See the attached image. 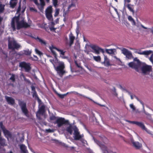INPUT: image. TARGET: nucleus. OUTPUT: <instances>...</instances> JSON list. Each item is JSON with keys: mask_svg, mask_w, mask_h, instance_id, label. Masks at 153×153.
I'll return each mask as SVG.
<instances>
[{"mask_svg": "<svg viewBox=\"0 0 153 153\" xmlns=\"http://www.w3.org/2000/svg\"><path fill=\"white\" fill-rule=\"evenodd\" d=\"M3 19V17L0 16V25L1 24Z\"/></svg>", "mask_w": 153, "mask_h": 153, "instance_id": "obj_53", "label": "nucleus"}, {"mask_svg": "<svg viewBox=\"0 0 153 153\" xmlns=\"http://www.w3.org/2000/svg\"><path fill=\"white\" fill-rule=\"evenodd\" d=\"M126 6L131 12H132L133 13H134V10H133V8L130 4H128Z\"/></svg>", "mask_w": 153, "mask_h": 153, "instance_id": "obj_31", "label": "nucleus"}, {"mask_svg": "<svg viewBox=\"0 0 153 153\" xmlns=\"http://www.w3.org/2000/svg\"><path fill=\"white\" fill-rule=\"evenodd\" d=\"M94 59L96 62H100L101 61V58L100 56H93Z\"/></svg>", "mask_w": 153, "mask_h": 153, "instance_id": "obj_30", "label": "nucleus"}, {"mask_svg": "<svg viewBox=\"0 0 153 153\" xmlns=\"http://www.w3.org/2000/svg\"><path fill=\"white\" fill-rule=\"evenodd\" d=\"M57 95L61 99H63L65 96H66V95L65 94H60L58 93Z\"/></svg>", "mask_w": 153, "mask_h": 153, "instance_id": "obj_38", "label": "nucleus"}, {"mask_svg": "<svg viewBox=\"0 0 153 153\" xmlns=\"http://www.w3.org/2000/svg\"><path fill=\"white\" fill-rule=\"evenodd\" d=\"M0 127L2 130L4 136L8 140H9V138L12 137V135L11 133L3 125L2 121L0 122Z\"/></svg>", "mask_w": 153, "mask_h": 153, "instance_id": "obj_5", "label": "nucleus"}, {"mask_svg": "<svg viewBox=\"0 0 153 153\" xmlns=\"http://www.w3.org/2000/svg\"><path fill=\"white\" fill-rule=\"evenodd\" d=\"M20 10H21V6L20 5L19 6V7H18V10H18V11H20Z\"/></svg>", "mask_w": 153, "mask_h": 153, "instance_id": "obj_57", "label": "nucleus"}, {"mask_svg": "<svg viewBox=\"0 0 153 153\" xmlns=\"http://www.w3.org/2000/svg\"><path fill=\"white\" fill-rule=\"evenodd\" d=\"M33 1L35 4L36 5H38L39 4L38 2V0H33Z\"/></svg>", "mask_w": 153, "mask_h": 153, "instance_id": "obj_52", "label": "nucleus"}, {"mask_svg": "<svg viewBox=\"0 0 153 153\" xmlns=\"http://www.w3.org/2000/svg\"><path fill=\"white\" fill-rule=\"evenodd\" d=\"M31 37L35 40H36L37 41L39 42L41 44V45H46V42L44 40H42L41 38H39L38 36L34 37L33 36H31Z\"/></svg>", "mask_w": 153, "mask_h": 153, "instance_id": "obj_14", "label": "nucleus"}, {"mask_svg": "<svg viewBox=\"0 0 153 153\" xmlns=\"http://www.w3.org/2000/svg\"><path fill=\"white\" fill-rule=\"evenodd\" d=\"M51 50L52 53L53 54V55L54 56V58L55 59H57V54H56V52L54 51H53L52 49H51Z\"/></svg>", "mask_w": 153, "mask_h": 153, "instance_id": "obj_40", "label": "nucleus"}, {"mask_svg": "<svg viewBox=\"0 0 153 153\" xmlns=\"http://www.w3.org/2000/svg\"><path fill=\"white\" fill-rule=\"evenodd\" d=\"M56 119V117L54 115H52L50 117V119L51 120H54Z\"/></svg>", "mask_w": 153, "mask_h": 153, "instance_id": "obj_43", "label": "nucleus"}, {"mask_svg": "<svg viewBox=\"0 0 153 153\" xmlns=\"http://www.w3.org/2000/svg\"><path fill=\"white\" fill-rule=\"evenodd\" d=\"M30 10L31 11H34L36 12H37V10L36 9L33 7H30Z\"/></svg>", "mask_w": 153, "mask_h": 153, "instance_id": "obj_48", "label": "nucleus"}, {"mask_svg": "<svg viewBox=\"0 0 153 153\" xmlns=\"http://www.w3.org/2000/svg\"><path fill=\"white\" fill-rule=\"evenodd\" d=\"M132 143L134 146L137 149H140L142 146V144L138 142H133Z\"/></svg>", "mask_w": 153, "mask_h": 153, "instance_id": "obj_18", "label": "nucleus"}, {"mask_svg": "<svg viewBox=\"0 0 153 153\" xmlns=\"http://www.w3.org/2000/svg\"><path fill=\"white\" fill-rule=\"evenodd\" d=\"M9 153H13L12 151H10L9 152Z\"/></svg>", "mask_w": 153, "mask_h": 153, "instance_id": "obj_64", "label": "nucleus"}, {"mask_svg": "<svg viewBox=\"0 0 153 153\" xmlns=\"http://www.w3.org/2000/svg\"><path fill=\"white\" fill-rule=\"evenodd\" d=\"M74 93V92L71 91V92H68L66 93L65 94L66 96L67 94H72V93Z\"/></svg>", "mask_w": 153, "mask_h": 153, "instance_id": "obj_55", "label": "nucleus"}, {"mask_svg": "<svg viewBox=\"0 0 153 153\" xmlns=\"http://www.w3.org/2000/svg\"><path fill=\"white\" fill-rule=\"evenodd\" d=\"M115 49H105V51L106 53H107L109 54H114V51L115 50Z\"/></svg>", "mask_w": 153, "mask_h": 153, "instance_id": "obj_25", "label": "nucleus"}, {"mask_svg": "<svg viewBox=\"0 0 153 153\" xmlns=\"http://www.w3.org/2000/svg\"><path fill=\"white\" fill-rule=\"evenodd\" d=\"M46 131L48 132H50L52 131V130L50 129H48L46 130Z\"/></svg>", "mask_w": 153, "mask_h": 153, "instance_id": "obj_56", "label": "nucleus"}, {"mask_svg": "<svg viewBox=\"0 0 153 153\" xmlns=\"http://www.w3.org/2000/svg\"><path fill=\"white\" fill-rule=\"evenodd\" d=\"M141 26L142 28H143L145 29H148L149 30H150L151 33L153 34V27L151 28H147L145 27L143 25H142V24L141 25Z\"/></svg>", "mask_w": 153, "mask_h": 153, "instance_id": "obj_34", "label": "nucleus"}, {"mask_svg": "<svg viewBox=\"0 0 153 153\" xmlns=\"http://www.w3.org/2000/svg\"><path fill=\"white\" fill-rule=\"evenodd\" d=\"M73 130L74 131V139L77 140H79L82 138V136L80 134V133L79 131L78 128L76 126H75L74 127Z\"/></svg>", "mask_w": 153, "mask_h": 153, "instance_id": "obj_10", "label": "nucleus"}, {"mask_svg": "<svg viewBox=\"0 0 153 153\" xmlns=\"http://www.w3.org/2000/svg\"><path fill=\"white\" fill-rule=\"evenodd\" d=\"M33 97H35L36 98H37L38 101H40L39 97H38L36 91L33 92Z\"/></svg>", "mask_w": 153, "mask_h": 153, "instance_id": "obj_33", "label": "nucleus"}, {"mask_svg": "<svg viewBox=\"0 0 153 153\" xmlns=\"http://www.w3.org/2000/svg\"><path fill=\"white\" fill-rule=\"evenodd\" d=\"M70 40L69 45L71 46L73 44L74 41L75 39V37L72 33H71L69 35Z\"/></svg>", "mask_w": 153, "mask_h": 153, "instance_id": "obj_17", "label": "nucleus"}, {"mask_svg": "<svg viewBox=\"0 0 153 153\" xmlns=\"http://www.w3.org/2000/svg\"><path fill=\"white\" fill-rule=\"evenodd\" d=\"M59 9H56V10L55 13L54 15L55 17L57 16L59 13Z\"/></svg>", "mask_w": 153, "mask_h": 153, "instance_id": "obj_36", "label": "nucleus"}, {"mask_svg": "<svg viewBox=\"0 0 153 153\" xmlns=\"http://www.w3.org/2000/svg\"><path fill=\"white\" fill-rule=\"evenodd\" d=\"M92 49L94 51V53L97 54H99L100 53V52L104 53L105 52L104 50L98 46L96 45H92L91 46Z\"/></svg>", "mask_w": 153, "mask_h": 153, "instance_id": "obj_11", "label": "nucleus"}, {"mask_svg": "<svg viewBox=\"0 0 153 153\" xmlns=\"http://www.w3.org/2000/svg\"><path fill=\"white\" fill-rule=\"evenodd\" d=\"M65 68V66L64 64L62 63L57 66L56 68V70L57 71V73L61 77H62L66 72L64 70Z\"/></svg>", "mask_w": 153, "mask_h": 153, "instance_id": "obj_8", "label": "nucleus"}, {"mask_svg": "<svg viewBox=\"0 0 153 153\" xmlns=\"http://www.w3.org/2000/svg\"><path fill=\"white\" fill-rule=\"evenodd\" d=\"M46 16L47 19L50 21H53V19L52 13H46Z\"/></svg>", "mask_w": 153, "mask_h": 153, "instance_id": "obj_24", "label": "nucleus"}, {"mask_svg": "<svg viewBox=\"0 0 153 153\" xmlns=\"http://www.w3.org/2000/svg\"><path fill=\"white\" fill-rule=\"evenodd\" d=\"M8 46L9 49L13 51L15 49L18 50L21 47L20 45L14 39H10V38L8 39Z\"/></svg>", "mask_w": 153, "mask_h": 153, "instance_id": "obj_3", "label": "nucleus"}, {"mask_svg": "<svg viewBox=\"0 0 153 153\" xmlns=\"http://www.w3.org/2000/svg\"><path fill=\"white\" fill-rule=\"evenodd\" d=\"M52 7L51 6L48 7L46 9V13H52Z\"/></svg>", "mask_w": 153, "mask_h": 153, "instance_id": "obj_27", "label": "nucleus"}, {"mask_svg": "<svg viewBox=\"0 0 153 153\" xmlns=\"http://www.w3.org/2000/svg\"><path fill=\"white\" fill-rule=\"evenodd\" d=\"M55 48L58 51L60 52V53L61 54L64 55L65 54V52H64L62 50H59L56 48Z\"/></svg>", "mask_w": 153, "mask_h": 153, "instance_id": "obj_42", "label": "nucleus"}, {"mask_svg": "<svg viewBox=\"0 0 153 153\" xmlns=\"http://www.w3.org/2000/svg\"><path fill=\"white\" fill-rule=\"evenodd\" d=\"M10 79L13 82H15V78L14 74H12L10 78Z\"/></svg>", "mask_w": 153, "mask_h": 153, "instance_id": "obj_35", "label": "nucleus"}, {"mask_svg": "<svg viewBox=\"0 0 153 153\" xmlns=\"http://www.w3.org/2000/svg\"><path fill=\"white\" fill-rule=\"evenodd\" d=\"M40 1L41 4L42 6H44L45 5V3L44 0H39Z\"/></svg>", "mask_w": 153, "mask_h": 153, "instance_id": "obj_49", "label": "nucleus"}, {"mask_svg": "<svg viewBox=\"0 0 153 153\" xmlns=\"http://www.w3.org/2000/svg\"><path fill=\"white\" fill-rule=\"evenodd\" d=\"M6 145L5 139L2 137H0V146H4Z\"/></svg>", "mask_w": 153, "mask_h": 153, "instance_id": "obj_22", "label": "nucleus"}, {"mask_svg": "<svg viewBox=\"0 0 153 153\" xmlns=\"http://www.w3.org/2000/svg\"><path fill=\"white\" fill-rule=\"evenodd\" d=\"M24 53L25 55H30L31 54V52L29 50L24 51Z\"/></svg>", "mask_w": 153, "mask_h": 153, "instance_id": "obj_41", "label": "nucleus"}, {"mask_svg": "<svg viewBox=\"0 0 153 153\" xmlns=\"http://www.w3.org/2000/svg\"><path fill=\"white\" fill-rule=\"evenodd\" d=\"M94 139L95 142V143H96L99 146L101 143L98 140L94 138Z\"/></svg>", "mask_w": 153, "mask_h": 153, "instance_id": "obj_46", "label": "nucleus"}, {"mask_svg": "<svg viewBox=\"0 0 153 153\" xmlns=\"http://www.w3.org/2000/svg\"><path fill=\"white\" fill-rule=\"evenodd\" d=\"M136 99L138 101H139L140 100H139L138 98H137V97H136Z\"/></svg>", "mask_w": 153, "mask_h": 153, "instance_id": "obj_63", "label": "nucleus"}, {"mask_svg": "<svg viewBox=\"0 0 153 153\" xmlns=\"http://www.w3.org/2000/svg\"><path fill=\"white\" fill-rule=\"evenodd\" d=\"M54 123L57 124L58 127H60L64 124H69V123L68 120H65L64 118L59 117L56 119Z\"/></svg>", "mask_w": 153, "mask_h": 153, "instance_id": "obj_6", "label": "nucleus"}, {"mask_svg": "<svg viewBox=\"0 0 153 153\" xmlns=\"http://www.w3.org/2000/svg\"><path fill=\"white\" fill-rule=\"evenodd\" d=\"M153 54H152L151 56L149 58V60L153 64Z\"/></svg>", "mask_w": 153, "mask_h": 153, "instance_id": "obj_50", "label": "nucleus"}, {"mask_svg": "<svg viewBox=\"0 0 153 153\" xmlns=\"http://www.w3.org/2000/svg\"><path fill=\"white\" fill-rule=\"evenodd\" d=\"M45 112V106L44 105H42L39 108V110L36 114V116L37 118L39 120H41V118L40 114H43Z\"/></svg>", "mask_w": 153, "mask_h": 153, "instance_id": "obj_12", "label": "nucleus"}, {"mask_svg": "<svg viewBox=\"0 0 153 153\" xmlns=\"http://www.w3.org/2000/svg\"><path fill=\"white\" fill-rule=\"evenodd\" d=\"M126 57L128 59H131L132 56V55L131 51L128 53L126 55Z\"/></svg>", "mask_w": 153, "mask_h": 153, "instance_id": "obj_29", "label": "nucleus"}, {"mask_svg": "<svg viewBox=\"0 0 153 153\" xmlns=\"http://www.w3.org/2000/svg\"><path fill=\"white\" fill-rule=\"evenodd\" d=\"M152 51L151 50L145 51L143 52L140 50H139L135 51V53L140 55H148L152 53Z\"/></svg>", "mask_w": 153, "mask_h": 153, "instance_id": "obj_13", "label": "nucleus"}, {"mask_svg": "<svg viewBox=\"0 0 153 153\" xmlns=\"http://www.w3.org/2000/svg\"><path fill=\"white\" fill-rule=\"evenodd\" d=\"M17 3V1L14 0H11L10 2V7L12 8H14L16 5Z\"/></svg>", "mask_w": 153, "mask_h": 153, "instance_id": "obj_23", "label": "nucleus"}, {"mask_svg": "<svg viewBox=\"0 0 153 153\" xmlns=\"http://www.w3.org/2000/svg\"><path fill=\"white\" fill-rule=\"evenodd\" d=\"M19 66L21 68L24 69L25 71L26 72H29L31 69L30 64L29 63H26L24 61L20 62Z\"/></svg>", "mask_w": 153, "mask_h": 153, "instance_id": "obj_7", "label": "nucleus"}, {"mask_svg": "<svg viewBox=\"0 0 153 153\" xmlns=\"http://www.w3.org/2000/svg\"><path fill=\"white\" fill-rule=\"evenodd\" d=\"M101 149L102 150L104 153H108V151L107 146L104 144L101 143L99 145Z\"/></svg>", "mask_w": 153, "mask_h": 153, "instance_id": "obj_19", "label": "nucleus"}, {"mask_svg": "<svg viewBox=\"0 0 153 153\" xmlns=\"http://www.w3.org/2000/svg\"><path fill=\"white\" fill-rule=\"evenodd\" d=\"M15 22L16 24L17 29L18 30L23 28H27L30 26L25 21L24 19L19 21V16H15L13 18L11 22V27L13 31L16 30Z\"/></svg>", "mask_w": 153, "mask_h": 153, "instance_id": "obj_2", "label": "nucleus"}, {"mask_svg": "<svg viewBox=\"0 0 153 153\" xmlns=\"http://www.w3.org/2000/svg\"><path fill=\"white\" fill-rule=\"evenodd\" d=\"M130 108L132 109V110L134 111H135L136 109V108L135 107L134 105L133 104H130Z\"/></svg>", "mask_w": 153, "mask_h": 153, "instance_id": "obj_44", "label": "nucleus"}, {"mask_svg": "<svg viewBox=\"0 0 153 153\" xmlns=\"http://www.w3.org/2000/svg\"><path fill=\"white\" fill-rule=\"evenodd\" d=\"M4 5L0 4V13H3L4 10Z\"/></svg>", "mask_w": 153, "mask_h": 153, "instance_id": "obj_32", "label": "nucleus"}, {"mask_svg": "<svg viewBox=\"0 0 153 153\" xmlns=\"http://www.w3.org/2000/svg\"><path fill=\"white\" fill-rule=\"evenodd\" d=\"M66 15V12H65V13H64L63 14V16L65 17V16Z\"/></svg>", "mask_w": 153, "mask_h": 153, "instance_id": "obj_62", "label": "nucleus"}, {"mask_svg": "<svg viewBox=\"0 0 153 153\" xmlns=\"http://www.w3.org/2000/svg\"><path fill=\"white\" fill-rule=\"evenodd\" d=\"M35 52L36 53L39 54V55L41 56L42 54V53L40 51H39L37 49H35Z\"/></svg>", "mask_w": 153, "mask_h": 153, "instance_id": "obj_39", "label": "nucleus"}, {"mask_svg": "<svg viewBox=\"0 0 153 153\" xmlns=\"http://www.w3.org/2000/svg\"><path fill=\"white\" fill-rule=\"evenodd\" d=\"M139 102H140L141 103V104L143 105V108L144 109V103H143V102L140 100L139 101Z\"/></svg>", "mask_w": 153, "mask_h": 153, "instance_id": "obj_54", "label": "nucleus"}, {"mask_svg": "<svg viewBox=\"0 0 153 153\" xmlns=\"http://www.w3.org/2000/svg\"><path fill=\"white\" fill-rule=\"evenodd\" d=\"M20 149L22 152L23 153H27V147L24 144H22L20 145Z\"/></svg>", "mask_w": 153, "mask_h": 153, "instance_id": "obj_20", "label": "nucleus"}, {"mask_svg": "<svg viewBox=\"0 0 153 153\" xmlns=\"http://www.w3.org/2000/svg\"><path fill=\"white\" fill-rule=\"evenodd\" d=\"M76 4L73 2H72L71 4L69 5L68 9H70L72 7H75Z\"/></svg>", "mask_w": 153, "mask_h": 153, "instance_id": "obj_37", "label": "nucleus"}, {"mask_svg": "<svg viewBox=\"0 0 153 153\" xmlns=\"http://www.w3.org/2000/svg\"><path fill=\"white\" fill-rule=\"evenodd\" d=\"M122 53L124 55H126L128 53H129L130 51L127 49L123 48L121 50Z\"/></svg>", "mask_w": 153, "mask_h": 153, "instance_id": "obj_28", "label": "nucleus"}, {"mask_svg": "<svg viewBox=\"0 0 153 153\" xmlns=\"http://www.w3.org/2000/svg\"><path fill=\"white\" fill-rule=\"evenodd\" d=\"M18 104L23 113L27 117H28V111L26 107V103L20 100L18 101Z\"/></svg>", "mask_w": 153, "mask_h": 153, "instance_id": "obj_4", "label": "nucleus"}, {"mask_svg": "<svg viewBox=\"0 0 153 153\" xmlns=\"http://www.w3.org/2000/svg\"><path fill=\"white\" fill-rule=\"evenodd\" d=\"M24 79L25 80H26V79ZM26 81L29 83H30V81L28 79L27 80H26Z\"/></svg>", "mask_w": 153, "mask_h": 153, "instance_id": "obj_61", "label": "nucleus"}, {"mask_svg": "<svg viewBox=\"0 0 153 153\" xmlns=\"http://www.w3.org/2000/svg\"><path fill=\"white\" fill-rule=\"evenodd\" d=\"M144 113L146 115H150L148 113L146 112L145 110L144 111Z\"/></svg>", "mask_w": 153, "mask_h": 153, "instance_id": "obj_59", "label": "nucleus"}, {"mask_svg": "<svg viewBox=\"0 0 153 153\" xmlns=\"http://www.w3.org/2000/svg\"><path fill=\"white\" fill-rule=\"evenodd\" d=\"M5 97L9 104L13 105L15 103V100L12 97L7 96H5Z\"/></svg>", "mask_w": 153, "mask_h": 153, "instance_id": "obj_15", "label": "nucleus"}, {"mask_svg": "<svg viewBox=\"0 0 153 153\" xmlns=\"http://www.w3.org/2000/svg\"><path fill=\"white\" fill-rule=\"evenodd\" d=\"M69 126L66 128V131L70 134H71L74 128L73 127L71 124H69Z\"/></svg>", "mask_w": 153, "mask_h": 153, "instance_id": "obj_21", "label": "nucleus"}, {"mask_svg": "<svg viewBox=\"0 0 153 153\" xmlns=\"http://www.w3.org/2000/svg\"><path fill=\"white\" fill-rule=\"evenodd\" d=\"M102 64H104L105 66H108L110 65L109 59H108L107 56L104 55V61L101 62Z\"/></svg>", "mask_w": 153, "mask_h": 153, "instance_id": "obj_16", "label": "nucleus"}, {"mask_svg": "<svg viewBox=\"0 0 153 153\" xmlns=\"http://www.w3.org/2000/svg\"><path fill=\"white\" fill-rule=\"evenodd\" d=\"M128 19L129 21L131 22L132 23V25H135L136 24V22L134 19L132 18V17L131 16H129L128 17Z\"/></svg>", "mask_w": 153, "mask_h": 153, "instance_id": "obj_26", "label": "nucleus"}, {"mask_svg": "<svg viewBox=\"0 0 153 153\" xmlns=\"http://www.w3.org/2000/svg\"><path fill=\"white\" fill-rule=\"evenodd\" d=\"M125 2H126L128 3H129L130 2V0H124Z\"/></svg>", "mask_w": 153, "mask_h": 153, "instance_id": "obj_58", "label": "nucleus"}, {"mask_svg": "<svg viewBox=\"0 0 153 153\" xmlns=\"http://www.w3.org/2000/svg\"><path fill=\"white\" fill-rule=\"evenodd\" d=\"M76 66H77L78 68H81V67L80 66H79V65H78V63H77V64H76Z\"/></svg>", "mask_w": 153, "mask_h": 153, "instance_id": "obj_60", "label": "nucleus"}, {"mask_svg": "<svg viewBox=\"0 0 153 153\" xmlns=\"http://www.w3.org/2000/svg\"><path fill=\"white\" fill-rule=\"evenodd\" d=\"M94 139L95 142V143H96L99 146L101 143L98 140L94 138Z\"/></svg>", "mask_w": 153, "mask_h": 153, "instance_id": "obj_47", "label": "nucleus"}, {"mask_svg": "<svg viewBox=\"0 0 153 153\" xmlns=\"http://www.w3.org/2000/svg\"><path fill=\"white\" fill-rule=\"evenodd\" d=\"M58 0H53V4L55 7L57 5Z\"/></svg>", "mask_w": 153, "mask_h": 153, "instance_id": "obj_45", "label": "nucleus"}, {"mask_svg": "<svg viewBox=\"0 0 153 153\" xmlns=\"http://www.w3.org/2000/svg\"><path fill=\"white\" fill-rule=\"evenodd\" d=\"M125 120L126 122H127L130 123L135 124L141 128L142 129L146 131L147 128H146L143 123L142 122L135 121H131L127 120Z\"/></svg>", "mask_w": 153, "mask_h": 153, "instance_id": "obj_9", "label": "nucleus"}, {"mask_svg": "<svg viewBox=\"0 0 153 153\" xmlns=\"http://www.w3.org/2000/svg\"><path fill=\"white\" fill-rule=\"evenodd\" d=\"M128 66L130 67L135 69L139 73L141 71V73L144 75L149 74L152 71L151 66L147 65L145 64L141 65V63L140 60L137 57L134 59V61L128 63Z\"/></svg>", "mask_w": 153, "mask_h": 153, "instance_id": "obj_1", "label": "nucleus"}, {"mask_svg": "<svg viewBox=\"0 0 153 153\" xmlns=\"http://www.w3.org/2000/svg\"><path fill=\"white\" fill-rule=\"evenodd\" d=\"M32 91L33 92H34L35 91H36L35 90V87L33 86H31Z\"/></svg>", "mask_w": 153, "mask_h": 153, "instance_id": "obj_51", "label": "nucleus"}]
</instances>
